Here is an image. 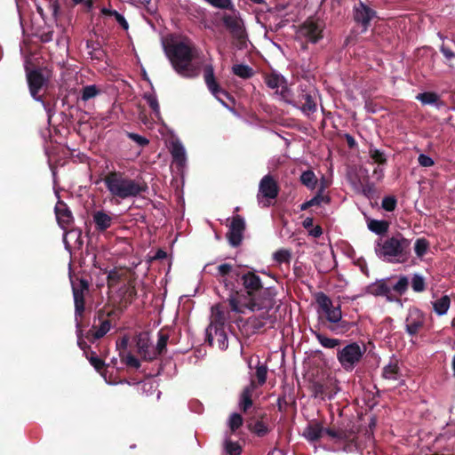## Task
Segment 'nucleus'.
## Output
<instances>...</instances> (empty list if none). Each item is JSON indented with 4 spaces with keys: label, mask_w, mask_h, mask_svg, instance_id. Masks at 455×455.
I'll return each instance as SVG.
<instances>
[{
    "label": "nucleus",
    "mask_w": 455,
    "mask_h": 455,
    "mask_svg": "<svg viewBox=\"0 0 455 455\" xmlns=\"http://www.w3.org/2000/svg\"><path fill=\"white\" fill-rule=\"evenodd\" d=\"M164 53L173 70L181 77L193 79L201 73V64L195 62L199 50L188 38L163 43Z\"/></svg>",
    "instance_id": "nucleus-1"
},
{
    "label": "nucleus",
    "mask_w": 455,
    "mask_h": 455,
    "mask_svg": "<svg viewBox=\"0 0 455 455\" xmlns=\"http://www.w3.org/2000/svg\"><path fill=\"white\" fill-rule=\"evenodd\" d=\"M302 435L310 443L326 435L335 445L332 451L351 453L357 450L356 435L353 430L326 428L319 422H312L304 428Z\"/></svg>",
    "instance_id": "nucleus-2"
},
{
    "label": "nucleus",
    "mask_w": 455,
    "mask_h": 455,
    "mask_svg": "<svg viewBox=\"0 0 455 455\" xmlns=\"http://www.w3.org/2000/svg\"><path fill=\"white\" fill-rule=\"evenodd\" d=\"M411 251V240L402 234L385 239H379L375 244V253L380 259L389 263H404Z\"/></svg>",
    "instance_id": "nucleus-3"
},
{
    "label": "nucleus",
    "mask_w": 455,
    "mask_h": 455,
    "mask_svg": "<svg viewBox=\"0 0 455 455\" xmlns=\"http://www.w3.org/2000/svg\"><path fill=\"white\" fill-rule=\"evenodd\" d=\"M104 184L108 191L120 199L133 198L146 190V187L133 179L124 176L121 172H109L104 178Z\"/></svg>",
    "instance_id": "nucleus-4"
},
{
    "label": "nucleus",
    "mask_w": 455,
    "mask_h": 455,
    "mask_svg": "<svg viewBox=\"0 0 455 455\" xmlns=\"http://www.w3.org/2000/svg\"><path fill=\"white\" fill-rule=\"evenodd\" d=\"M315 301L326 320L332 323L328 329L336 333H343L348 330V323L342 321V311L339 304L334 305L333 301L324 292L319 291L315 295Z\"/></svg>",
    "instance_id": "nucleus-5"
},
{
    "label": "nucleus",
    "mask_w": 455,
    "mask_h": 455,
    "mask_svg": "<svg viewBox=\"0 0 455 455\" xmlns=\"http://www.w3.org/2000/svg\"><path fill=\"white\" fill-rule=\"evenodd\" d=\"M275 295L276 291L274 287L263 286L262 289L256 293V296L251 298L248 302H241L238 298L231 297L230 307L232 311L241 314H244L245 309L251 311L269 309L274 306Z\"/></svg>",
    "instance_id": "nucleus-6"
},
{
    "label": "nucleus",
    "mask_w": 455,
    "mask_h": 455,
    "mask_svg": "<svg viewBox=\"0 0 455 455\" xmlns=\"http://www.w3.org/2000/svg\"><path fill=\"white\" fill-rule=\"evenodd\" d=\"M366 351L363 344L358 342H350L339 348L337 351V360L340 366L347 372L352 371L361 362Z\"/></svg>",
    "instance_id": "nucleus-7"
},
{
    "label": "nucleus",
    "mask_w": 455,
    "mask_h": 455,
    "mask_svg": "<svg viewBox=\"0 0 455 455\" xmlns=\"http://www.w3.org/2000/svg\"><path fill=\"white\" fill-rule=\"evenodd\" d=\"M212 264H207L204 267V270L213 275L220 283H222L227 291H228V299L233 298H238L237 294L234 293L235 283L239 276L237 269H235L231 264L223 263L215 267V272L211 269Z\"/></svg>",
    "instance_id": "nucleus-8"
},
{
    "label": "nucleus",
    "mask_w": 455,
    "mask_h": 455,
    "mask_svg": "<svg viewBox=\"0 0 455 455\" xmlns=\"http://www.w3.org/2000/svg\"><path fill=\"white\" fill-rule=\"evenodd\" d=\"M317 90L311 85H299L297 100H293L295 104L291 106L299 108L301 112L309 116L317 110L316 100L318 98Z\"/></svg>",
    "instance_id": "nucleus-9"
},
{
    "label": "nucleus",
    "mask_w": 455,
    "mask_h": 455,
    "mask_svg": "<svg viewBox=\"0 0 455 455\" xmlns=\"http://www.w3.org/2000/svg\"><path fill=\"white\" fill-rule=\"evenodd\" d=\"M267 86L274 90L275 98L287 104H295L292 99L291 91L289 89L287 81L283 76L271 73L265 76Z\"/></svg>",
    "instance_id": "nucleus-10"
},
{
    "label": "nucleus",
    "mask_w": 455,
    "mask_h": 455,
    "mask_svg": "<svg viewBox=\"0 0 455 455\" xmlns=\"http://www.w3.org/2000/svg\"><path fill=\"white\" fill-rule=\"evenodd\" d=\"M229 10L231 11L230 12H225L221 17L223 25L234 38L241 41L246 39V28L241 13L234 7Z\"/></svg>",
    "instance_id": "nucleus-11"
},
{
    "label": "nucleus",
    "mask_w": 455,
    "mask_h": 455,
    "mask_svg": "<svg viewBox=\"0 0 455 455\" xmlns=\"http://www.w3.org/2000/svg\"><path fill=\"white\" fill-rule=\"evenodd\" d=\"M27 80L31 97L36 101L42 103L44 109H46V104L44 101L42 95H40V92L46 87L48 83L47 78L43 75L40 69H34L27 71Z\"/></svg>",
    "instance_id": "nucleus-12"
},
{
    "label": "nucleus",
    "mask_w": 455,
    "mask_h": 455,
    "mask_svg": "<svg viewBox=\"0 0 455 455\" xmlns=\"http://www.w3.org/2000/svg\"><path fill=\"white\" fill-rule=\"evenodd\" d=\"M204 79L208 90L227 108H229L225 101L228 98V92L223 90L217 83L214 76V68L212 64H205L204 67Z\"/></svg>",
    "instance_id": "nucleus-13"
},
{
    "label": "nucleus",
    "mask_w": 455,
    "mask_h": 455,
    "mask_svg": "<svg viewBox=\"0 0 455 455\" xmlns=\"http://www.w3.org/2000/svg\"><path fill=\"white\" fill-rule=\"evenodd\" d=\"M323 27L322 20L308 19L300 26L298 36L315 44L323 38Z\"/></svg>",
    "instance_id": "nucleus-14"
},
{
    "label": "nucleus",
    "mask_w": 455,
    "mask_h": 455,
    "mask_svg": "<svg viewBox=\"0 0 455 455\" xmlns=\"http://www.w3.org/2000/svg\"><path fill=\"white\" fill-rule=\"evenodd\" d=\"M279 193V188L276 181L270 174L265 175L259 181V192L257 198L259 204L263 206H268L269 204L264 202L262 199H275Z\"/></svg>",
    "instance_id": "nucleus-15"
},
{
    "label": "nucleus",
    "mask_w": 455,
    "mask_h": 455,
    "mask_svg": "<svg viewBox=\"0 0 455 455\" xmlns=\"http://www.w3.org/2000/svg\"><path fill=\"white\" fill-rule=\"evenodd\" d=\"M353 17L355 22L361 26L362 32H365L371 26V21L377 17V12L363 1H359L353 8Z\"/></svg>",
    "instance_id": "nucleus-16"
},
{
    "label": "nucleus",
    "mask_w": 455,
    "mask_h": 455,
    "mask_svg": "<svg viewBox=\"0 0 455 455\" xmlns=\"http://www.w3.org/2000/svg\"><path fill=\"white\" fill-rule=\"evenodd\" d=\"M206 341L212 347L217 346L220 350H226L228 347L226 328L210 324L206 328Z\"/></svg>",
    "instance_id": "nucleus-17"
},
{
    "label": "nucleus",
    "mask_w": 455,
    "mask_h": 455,
    "mask_svg": "<svg viewBox=\"0 0 455 455\" xmlns=\"http://www.w3.org/2000/svg\"><path fill=\"white\" fill-rule=\"evenodd\" d=\"M244 229V219L240 215L234 217L228 233V242L233 247H237L241 244Z\"/></svg>",
    "instance_id": "nucleus-18"
},
{
    "label": "nucleus",
    "mask_w": 455,
    "mask_h": 455,
    "mask_svg": "<svg viewBox=\"0 0 455 455\" xmlns=\"http://www.w3.org/2000/svg\"><path fill=\"white\" fill-rule=\"evenodd\" d=\"M88 290V283L80 281V287L73 285V298L75 303V322H80L84 311V291Z\"/></svg>",
    "instance_id": "nucleus-19"
},
{
    "label": "nucleus",
    "mask_w": 455,
    "mask_h": 455,
    "mask_svg": "<svg viewBox=\"0 0 455 455\" xmlns=\"http://www.w3.org/2000/svg\"><path fill=\"white\" fill-rule=\"evenodd\" d=\"M169 150L172 157V163L178 169H183L187 164V153L182 142L179 139L172 140Z\"/></svg>",
    "instance_id": "nucleus-20"
},
{
    "label": "nucleus",
    "mask_w": 455,
    "mask_h": 455,
    "mask_svg": "<svg viewBox=\"0 0 455 455\" xmlns=\"http://www.w3.org/2000/svg\"><path fill=\"white\" fill-rule=\"evenodd\" d=\"M425 316L418 308H412L409 311V315L405 321L406 331L410 335L417 334L423 327Z\"/></svg>",
    "instance_id": "nucleus-21"
},
{
    "label": "nucleus",
    "mask_w": 455,
    "mask_h": 455,
    "mask_svg": "<svg viewBox=\"0 0 455 455\" xmlns=\"http://www.w3.org/2000/svg\"><path fill=\"white\" fill-rule=\"evenodd\" d=\"M241 279L244 289L251 298L255 297L256 293H258L263 287V283L260 280V277L253 272L243 274Z\"/></svg>",
    "instance_id": "nucleus-22"
},
{
    "label": "nucleus",
    "mask_w": 455,
    "mask_h": 455,
    "mask_svg": "<svg viewBox=\"0 0 455 455\" xmlns=\"http://www.w3.org/2000/svg\"><path fill=\"white\" fill-rule=\"evenodd\" d=\"M56 219L60 228L65 230L73 222V215L67 204L59 200L54 208Z\"/></svg>",
    "instance_id": "nucleus-23"
},
{
    "label": "nucleus",
    "mask_w": 455,
    "mask_h": 455,
    "mask_svg": "<svg viewBox=\"0 0 455 455\" xmlns=\"http://www.w3.org/2000/svg\"><path fill=\"white\" fill-rule=\"evenodd\" d=\"M92 220L96 229L99 232H103L112 226L114 215L102 210L95 211L92 214Z\"/></svg>",
    "instance_id": "nucleus-24"
},
{
    "label": "nucleus",
    "mask_w": 455,
    "mask_h": 455,
    "mask_svg": "<svg viewBox=\"0 0 455 455\" xmlns=\"http://www.w3.org/2000/svg\"><path fill=\"white\" fill-rule=\"evenodd\" d=\"M99 326L93 324L92 329L88 331L86 335V338L92 342L103 338L110 331L112 327L111 323L108 319H101V317L99 316Z\"/></svg>",
    "instance_id": "nucleus-25"
},
{
    "label": "nucleus",
    "mask_w": 455,
    "mask_h": 455,
    "mask_svg": "<svg viewBox=\"0 0 455 455\" xmlns=\"http://www.w3.org/2000/svg\"><path fill=\"white\" fill-rule=\"evenodd\" d=\"M137 348L140 355L145 360H154L157 357V351L155 350V347L149 343L147 337H140L137 341Z\"/></svg>",
    "instance_id": "nucleus-26"
},
{
    "label": "nucleus",
    "mask_w": 455,
    "mask_h": 455,
    "mask_svg": "<svg viewBox=\"0 0 455 455\" xmlns=\"http://www.w3.org/2000/svg\"><path fill=\"white\" fill-rule=\"evenodd\" d=\"M255 389H256V385L253 380H251L250 384L243 388L242 394L240 395L238 404H239V408L243 411H246L249 408L251 407V405H252L251 396H252V393L254 392Z\"/></svg>",
    "instance_id": "nucleus-27"
},
{
    "label": "nucleus",
    "mask_w": 455,
    "mask_h": 455,
    "mask_svg": "<svg viewBox=\"0 0 455 455\" xmlns=\"http://www.w3.org/2000/svg\"><path fill=\"white\" fill-rule=\"evenodd\" d=\"M382 376L389 380L398 381L401 379L402 374L395 358H391L390 362L383 368Z\"/></svg>",
    "instance_id": "nucleus-28"
},
{
    "label": "nucleus",
    "mask_w": 455,
    "mask_h": 455,
    "mask_svg": "<svg viewBox=\"0 0 455 455\" xmlns=\"http://www.w3.org/2000/svg\"><path fill=\"white\" fill-rule=\"evenodd\" d=\"M367 292L374 296H386L388 298L391 292V286L387 283L386 280H380L370 284L367 287Z\"/></svg>",
    "instance_id": "nucleus-29"
},
{
    "label": "nucleus",
    "mask_w": 455,
    "mask_h": 455,
    "mask_svg": "<svg viewBox=\"0 0 455 455\" xmlns=\"http://www.w3.org/2000/svg\"><path fill=\"white\" fill-rule=\"evenodd\" d=\"M227 320V313L221 309L220 306L212 307L210 324L220 325L222 328H226Z\"/></svg>",
    "instance_id": "nucleus-30"
},
{
    "label": "nucleus",
    "mask_w": 455,
    "mask_h": 455,
    "mask_svg": "<svg viewBox=\"0 0 455 455\" xmlns=\"http://www.w3.org/2000/svg\"><path fill=\"white\" fill-rule=\"evenodd\" d=\"M314 336L317 339V341L321 344L322 347L325 348H335L339 346L341 340L339 339L329 338L319 331H313Z\"/></svg>",
    "instance_id": "nucleus-31"
},
{
    "label": "nucleus",
    "mask_w": 455,
    "mask_h": 455,
    "mask_svg": "<svg viewBox=\"0 0 455 455\" xmlns=\"http://www.w3.org/2000/svg\"><path fill=\"white\" fill-rule=\"evenodd\" d=\"M299 180L302 185L310 190H314L316 188L317 178L314 172L311 170L304 171L299 177Z\"/></svg>",
    "instance_id": "nucleus-32"
},
{
    "label": "nucleus",
    "mask_w": 455,
    "mask_h": 455,
    "mask_svg": "<svg viewBox=\"0 0 455 455\" xmlns=\"http://www.w3.org/2000/svg\"><path fill=\"white\" fill-rule=\"evenodd\" d=\"M451 299L448 295H443L442 298L433 302V307L435 312L439 315H444L450 307Z\"/></svg>",
    "instance_id": "nucleus-33"
},
{
    "label": "nucleus",
    "mask_w": 455,
    "mask_h": 455,
    "mask_svg": "<svg viewBox=\"0 0 455 455\" xmlns=\"http://www.w3.org/2000/svg\"><path fill=\"white\" fill-rule=\"evenodd\" d=\"M367 226L369 230L376 235H383L388 228L387 223L385 220H370Z\"/></svg>",
    "instance_id": "nucleus-34"
},
{
    "label": "nucleus",
    "mask_w": 455,
    "mask_h": 455,
    "mask_svg": "<svg viewBox=\"0 0 455 455\" xmlns=\"http://www.w3.org/2000/svg\"><path fill=\"white\" fill-rule=\"evenodd\" d=\"M233 73L243 79L250 78L253 76V69L245 64H235L232 67Z\"/></svg>",
    "instance_id": "nucleus-35"
},
{
    "label": "nucleus",
    "mask_w": 455,
    "mask_h": 455,
    "mask_svg": "<svg viewBox=\"0 0 455 455\" xmlns=\"http://www.w3.org/2000/svg\"><path fill=\"white\" fill-rule=\"evenodd\" d=\"M144 100H146L148 106L151 108L156 118L160 119V107L158 103L157 97L155 92L145 93L143 96Z\"/></svg>",
    "instance_id": "nucleus-36"
},
{
    "label": "nucleus",
    "mask_w": 455,
    "mask_h": 455,
    "mask_svg": "<svg viewBox=\"0 0 455 455\" xmlns=\"http://www.w3.org/2000/svg\"><path fill=\"white\" fill-rule=\"evenodd\" d=\"M100 93V90L95 84H90L83 87L81 92V100L83 101H88L89 100L95 98Z\"/></svg>",
    "instance_id": "nucleus-37"
},
{
    "label": "nucleus",
    "mask_w": 455,
    "mask_h": 455,
    "mask_svg": "<svg viewBox=\"0 0 455 455\" xmlns=\"http://www.w3.org/2000/svg\"><path fill=\"white\" fill-rule=\"evenodd\" d=\"M409 283V278L405 275H401L396 283L391 286V291H395L398 294L403 295L407 291Z\"/></svg>",
    "instance_id": "nucleus-38"
},
{
    "label": "nucleus",
    "mask_w": 455,
    "mask_h": 455,
    "mask_svg": "<svg viewBox=\"0 0 455 455\" xmlns=\"http://www.w3.org/2000/svg\"><path fill=\"white\" fill-rule=\"evenodd\" d=\"M157 342H156V345L155 346V350L157 351V356L161 354H163L165 349H166V346H167V342H168V339H169V335L163 332L162 331H158L157 333Z\"/></svg>",
    "instance_id": "nucleus-39"
},
{
    "label": "nucleus",
    "mask_w": 455,
    "mask_h": 455,
    "mask_svg": "<svg viewBox=\"0 0 455 455\" xmlns=\"http://www.w3.org/2000/svg\"><path fill=\"white\" fill-rule=\"evenodd\" d=\"M323 191H324V185H322V187L320 188V189L318 190L316 195L314 196L310 200H308L311 207L315 206V205H320L323 203H324V204L330 203V197L323 196Z\"/></svg>",
    "instance_id": "nucleus-40"
},
{
    "label": "nucleus",
    "mask_w": 455,
    "mask_h": 455,
    "mask_svg": "<svg viewBox=\"0 0 455 455\" xmlns=\"http://www.w3.org/2000/svg\"><path fill=\"white\" fill-rule=\"evenodd\" d=\"M369 156L378 164H384L387 161L384 152L372 145L369 148Z\"/></svg>",
    "instance_id": "nucleus-41"
},
{
    "label": "nucleus",
    "mask_w": 455,
    "mask_h": 455,
    "mask_svg": "<svg viewBox=\"0 0 455 455\" xmlns=\"http://www.w3.org/2000/svg\"><path fill=\"white\" fill-rule=\"evenodd\" d=\"M224 448L228 455H240L242 451V447L237 442H232L228 439L224 443Z\"/></svg>",
    "instance_id": "nucleus-42"
},
{
    "label": "nucleus",
    "mask_w": 455,
    "mask_h": 455,
    "mask_svg": "<svg viewBox=\"0 0 455 455\" xmlns=\"http://www.w3.org/2000/svg\"><path fill=\"white\" fill-rule=\"evenodd\" d=\"M411 288L416 292H421L425 289V281L422 275L414 274L411 279Z\"/></svg>",
    "instance_id": "nucleus-43"
},
{
    "label": "nucleus",
    "mask_w": 455,
    "mask_h": 455,
    "mask_svg": "<svg viewBox=\"0 0 455 455\" xmlns=\"http://www.w3.org/2000/svg\"><path fill=\"white\" fill-rule=\"evenodd\" d=\"M267 376V367L265 364L259 363V361L258 362V364L256 366V377L258 379L259 385L262 386L266 383Z\"/></svg>",
    "instance_id": "nucleus-44"
},
{
    "label": "nucleus",
    "mask_w": 455,
    "mask_h": 455,
    "mask_svg": "<svg viewBox=\"0 0 455 455\" xmlns=\"http://www.w3.org/2000/svg\"><path fill=\"white\" fill-rule=\"evenodd\" d=\"M274 259L279 263H289L291 259V252L288 250L281 249L276 251L274 255Z\"/></svg>",
    "instance_id": "nucleus-45"
},
{
    "label": "nucleus",
    "mask_w": 455,
    "mask_h": 455,
    "mask_svg": "<svg viewBox=\"0 0 455 455\" xmlns=\"http://www.w3.org/2000/svg\"><path fill=\"white\" fill-rule=\"evenodd\" d=\"M414 251L416 255L421 259L427 252V239L424 237L417 239Z\"/></svg>",
    "instance_id": "nucleus-46"
},
{
    "label": "nucleus",
    "mask_w": 455,
    "mask_h": 455,
    "mask_svg": "<svg viewBox=\"0 0 455 455\" xmlns=\"http://www.w3.org/2000/svg\"><path fill=\"white\" fill-rule=\"evenodd\" d=\"M208 2L212 6L221 9V10H228V9H233V3L232 0H205Z\"/></svg>",
    "instance_id": "nucleus-47"
},
{
    "label": "nucleus",
    "mask_w": 455,
    "mask_h": 455,
    "mask_svg": "<svg viewBox=\"0 0 455 455\" xmlns=\"http://www.w3.org/2000/svg\"><path fill=\"white\" fill-rule=\"evenodd\" d=\"M243 424V418L239 413H232L228 419V427L232 431L238 429Z\"/></svg>",
    "instance_id": "nucleus-48"
},
{
    "label": "nucleus",
    "mask_w": 455,
    "mask_h": 455,
    "mask_svg": "<svg viewBox=\"0 0 455 455\" xmlns=\"http://www.w3.org/2000/svg\"><path fill=\"white\" fill-rule=\"evenodd\" d=\"M76 333L77 337V346L84 351L88 347L86 342L83 339V331L81 322H76Z\"/></svg>",
    "instance_id": "nucleus-49"
},
{
    "label": "nucleus",
    "mask_w": 455,
    "mask_h": 455,
    "mask_svg": "<svg viewBox=\"0 0 455 455\" xmlns=\"http://www.w3.org/2000/svg\"><path fill=\"white\" fill-rule=\"evenodd\" d=\"M120 356L124 360L126 365L131 366L132 368L138 369L140 366V363L138 358H136L132 354H127L124 357L122 353H120Z\"/></svg>",
    "instance_id": "nucleus-50"
},
{
    "label": "nucleus",
    "mask_w": 455,
    "mask_h": 455,
    "mask_svg": "<svg viewBox=\"0 0 455 455\" xmlns=\"http://www.w3.org/2000/svg\"><path fill=\"white\" fill-rule=\"evenodd\" d=\"M428 105H435L437 108H446V105L439 98V95L435 92H428Z\"/></svg>",
    "instance_id": "nucleus-51"
},
{
    "label": "nucleus",
    "mask_w": 455,
    "mask_h": 455,
    "mask_svg": "<svg viewBox=\"0 0 455 455\" xmlns=\"http://www.w3.org/2000/svg\"><path fill=\"white\" fill-rule=\"evenodd\" d=\"M127 137L140 147H145L149 143V140L146 137L141 136L138 133L127 132Z\"/></svg>",
    "instance_id": "nucleus-52"
},
{
    "label": "nucleus",
    "mask_w": 455,
    "mask_h": 455,
    "mask_svg": "<svg viewBox=\"0 0 455 455\" xmlns=\"http://www.w3.org/2000/svg\"><path fill=\"white\" fill-rule=\"evenodd\" d=\"M396 206V200L394 196H386L382 200V207L387 212H392Z\"/></svg>",
    "instance_id": "nucleus-53"
},
{
    "label": "nucleus",
    "mask_w": 455,
    "mask_h": 455,
    "mask_svg": "<svg viewBox=\"0 0 455 455\" xmlns=\"http://www.w3.org/2000/svg\"><path fill=\"white\" fill-rule=\"evenodd\" d=\"M68 235L76 236V239H79V237L81 235V231L76 230V229H72V230H70L68 232H65L64 233L63 243H64L65 248H66V250L70 251V244L68 243V242L67 240V236Z\"/></svg>",
    "instance_id": "nucleus-54"
},
{
    "label": "nucleus",
    "mask_w": 455,
    "mask_h": 455,
    "mask_svg": "<svg viewBox=\"0 0 455 455\" xmlns=\"http://www.w3.org/2000/svg\"><path fill=\"white\" fill-rule=\"evenodd\" d=\"M88 359L90 361V363L95 368L96 371H100L103 368L104 362L98 356L92 355Z\"/></svg>",
    "instance_id": "nucleus-55"
},
{
    "label": "nucleus",
    "mask_w": 455,
    "mask_h": 455,
    "mask_svg": "<svg viewBox=\"0 0 455 455\" xmlns=\"http://www.w3.org/2000/svg\"><path fill=\"white\" fill-rule=\"evenodd\" d=\"M49 9L52 12V15L55 20H57L60 12L59 3L55 0L49 1Z\"/></svg>",
    "instance_id": "nucleus-56"
},
{
    "label": "nucleus",
    "mask_w": 455,
    "mask_h": 455,
    "mask_svg": "<svg viewBox=\"0 0 455 455\" xmlns=\"http://www.w3.org/2000/svg\"><path fill=\"white\" fill-rule=\"evenodd\" d=\"M115 19L116 20V22L124 29V30H128L129 29V24L126 20V19L124 18V16L121 13H119L118 12L116 13H115Z\"/></svg>",
    "instance_id": "nucleus-57"
},
{
    "label": "nucleus",
    "mask_w": 455,
    "mask_h": 455,
    "mask_svg": "<svg viewBox=\"0 0 455 455\" xmlns=\"http://www.w3.org/2000/svg\"><path fill=\"white\" fill-rule=\"evenodd\" d=\"M379 164L372 172V176L377 180H381L384 177V168Z\"/></svg>",
    "instance_id": "nucleus-58"
},
{
    "label": "nucleus",
    "mask_w": 455,
    "mask_h": 455,
    "mask_svg": "<svg viewBox=\"0 0 455 455\" xmlns=\"http://www.w3.org/2000/svg\"><path fill=\"white\" fill-rule=\"evenodd\" d=\"M309 235L315 237V238H317L319 236H321V235L323 234V230H322V228L320 226H315V227H313L310 230H309Z\"/></svg>",
    "instance_id": "nucleus-59"
},
{
    "label": "nucleus",
    "mask_w": 455,
    "mask_h": 455,
    "mask_svg": "<svg viewBox=\"0 0 455 455\" xmlns=\"http://www.w3.org/2000/svg\"><path fill=\"white\" fill-rule=\"evenodd\" d=\"M127 346H128V338L125 336L123 337L119 341L116 342V347L118 349L125 350L127 348Z\"/></svg>",
    "instance_id": "nucleus-60"
},
{
    "label": "nucleus",
    "mask_w": 455,
    "mask_h": 455,
    "mask_svg": "<svg viewBox=\"0 0 455 455\" xmlns=\"http://www.w3.org/2000/svg\"><path fill=\"white\" fill-rule=\"evenodd\" d=\"M52 36H53V32L52 31H49L47 33H44V34L41 35V40L44 43L51 42L52 40Z\"/></svg>",
    "instance_id": "nucleus-61"
},
{
    "label": "nucleus",
    "mask_w": 455,
    "mask_h": 455,
    "mask_svg": "<svg viewBox=\"0 0 455 455\" xmlns=\"http://www.w3.org/2000/svg\"><path fill=\"white\" fill-rule=\"evenodd\" d=\"M100 12L105 16H115V13H116L117 12L108 7H102L100 9Z\"/></svg>",
    "instance_id": "nucleus-62"
},
{
    "label": "nucleus",
    "mask_w": 455,
    "mask_h": 455,
    "mask_svg": "<svg viewBox=\"0 0 455 455\" xmlns=\"http://www.w3.org/2000/svg\"><path fill=\"white\" fill-rule=\"evenodd\" d=\"M423 183H424V180H419L418 181L419 192L421 195L419 201L424 203L426 198H425V194H424V191H423L424 190Z\"/></svg>",
    "instance_id": "nucleus-63"
},
{
    "label": "nucleus",
    "mask_w": 455,
    "mask_h": 455,
    "mask_svg": "<svg viewBox=\"0 0 455 455\" xmlns=\"http://www.w3.org/2000/svg\"><path fill=\"white\" fill-rule=\"evenodd\" d=\"M303 227L307 229L313 228V219L312 218H306L303 220Z\"/></svg>",
    "instance_id": "nucleus-64"
}]
</instances>
